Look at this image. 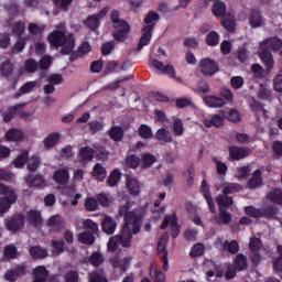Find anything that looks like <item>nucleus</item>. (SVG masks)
Returning <instances> with one entry per match:
<instances>
[{
  "label": "nucleus",
  "instance_id": "34",
  "mask_svg": "<svg viewBox=\"0 0 282 282\" xmlns=\"http://www.w3.org/2000/svg\"><path fill=\"white\" fill-rule=\"evenodd\" d=\"M205 127L210 129V127H221L224 124V118L221 116L215 115L212 120L205 119L204 120Z\"/></svg>",
  "mask_w": 282,
  "mask_h": 282
},
{
  "label": "nucleus",
  "instance_id": "63",
  "mask_svg": "<svg viewBox=\"0 0 282 282\" xmlns=\"http://www.w3.org/2000/svg\"><path fill=\"white\" fill-rule=\"evenodd\" d=\"M89 282H107V279L105 278V274L102 272H94L89 274Z\"/></svg>",
  "mask_w": 282,
  "mask_h": 282
},
{
  "label": "nucleus",
  "instance_id": "32",
  "mask_svg": "<svg viewBox=\"0 0 282 282\" xmlns=\"http://www.w3.org/2000/svg\"><path fill=\"white\" fill-rule=\"evenodd\" d=\"M66 195L69 197L70 206H78V199L83 198V194L76 193L75 187L68 188Z\"/></svg>",
  "mask_w": 282,
  "mask_h": 282
},
{
  "label": "nucleus",
  "instance_id": "39",
  "mask_svg": "<svg viewBox=\"0 0 282 282\" xmlns=\"http://www.w3.org/2000/svg\"><path fill=\"white\" fill-rule=\"evenodd\" d=\"M30 254L33 259H45L47 257V250L41 247H33L30 249Z\"/></svg>",
  "mask_w": 282,
  "mask_h": 282
},
{
  "label": "nucleus",
  "instance_id": "5",
  "mask_svg": "<svg viewBox=\"0 0 282 282\" xmlns=\"http://www.w3.org/2000/svg\"><path fill=\"white\" fill-rule=\"evenodd\" d=\"M160 20V15L151 11L148 13V15L144 19L145 25L141 30V39L139 42V50H142L144 46L149 45L151 43V32H153V25H155V21Z\"/></svg>",
  "mask_w": 282,
  "mask_h": 282
},
{
  "label": "nucleus",
  "instance_id": "30",
  "mask_svg": "<svg viewBox=\"0 0 282 282\" xmlns=\"http://www.w3.org/2000/svg\"><path fill=\"white\" fill-rule=\"evenodd\" d=\"M250 28H261L263 25V18L259 11H252L249 18Z\"/></svg>",
  "mask_w": 282,
  "mask_h": 282
},
{
  "label": "nucleus",
  "instance_id": "28",
  "mask_svg": "<svg viewBox=\"0 0 282 282\" xmlns=\"http://www.w3.org/2000/svg\"><path fill=\"white\" fill-rule=\"evenodd\" d=\"M33 282H45L47 281V269L45 267H37L33 271Z\"/></svg>",
  "mask_w": 282,
  "mask_h": 282
},
{
  "label": "nucleus",
  "instance_id": "29",
  "mask_svg": "<svg viewBox=\"0 0 282 282\" xmlns=\"http://www.w3.org/2000/svg\"><path fill=\"white\" fill-rule=\"evenodd\" d=\"M6 140L9 142H19L23 140V131L19 129H11L6 133Z\"/></svg>",
  "mask_w": 282,
  "mask_h": 282
},
{
  "label": "nucleus",
  "instance_id": "52",
  "mask_svg": "<svg viewBox=\"0 0 282 282\" xmlns=\"http://www.w3.org/2000/svg\"><path fill=\"white\" fill-rule=\"evenodd\" d=\"M105 262V257L100 252H94L90 256V263L95 265V268H98V265H102Z\"/></svg>",
  "mask_w": 282,
  "mask_h": 282
},
{
  "label": "nucleus",
  "instance_id": "36",
  "mask_svg": "<svg viewBox=\"0 0 282 282\" xmlns=\"http://www.w3.org/2000/svg\"><path fill=\"white\" fill-rule=\"evenodd\" d=\"M221 25L227 30L228 32H235V15H226L221 20Z\"/></svg>",
  "mask_w": 282,
  "mask_h": 282
},
{
  "label": "nucleus",
  "instance_id": "41",
  "mask_svg": "<svg viewBox=\"0 0 282 282\" xmlns=\"http://www.w3.org/2000/svg\"><path fill=\"white\" fill-rule=\"evenodd\" d=\"M150 276H152L155 282H164L166 279L163 272H158V267H155V264L151 265Z\"/></svg>",
  "mask_w": 282,
  "mask_h": 282
},
{
  "label": "nucleus",
  "instance_id": "13",
  "mask_svg": "<svg viewBox=\"0 0 282 282\" xmlns=\"http://www.w3.org/2000/svg\"><path fill=\"white\" fill-rule=\"evenodd\" d=\"M200 72L205 76H213V74H217L219 72V67L215 61L205 58L199 63Z\"/></svg>",
  "mask_w": 282,
  "mask_h": 282
},
{
  "label": "nucleus",
  "instance_id": "9",
  "mask_svg": "<svg viewBox=\"0 0 282 282\" xmlns=\"http://www.w3.org/2000/svg\"><path fill=\"white\" fill-rule=\"evenodd\" d=\"M150 65L151 67L158 69V72H160L161 74H166L167 76H170V78H175L177 83H182V78L175 77V69H173V66H164V64L158 59H150Z\"/></svg>",
  "mask_w": 282,
  "mask_h": 282
},
{
  "label": "nucleus",
  "instance_id": "51",
  "mask_svg": "<svg viewBox=\"0 0 282 282\" xmlns=\"http://www.w3.org/2000/svg\"><path fill=\"white\" fill-rule=\"evenodd\" d=\"M97 200L100 206H111V202H113V197L109 194H99L97 195Z\"/></svg>",
  "mask_w": 282,
  "mask_h": 282
},
{
  "label": "nucleus",
  "instance_id": "31",
  "mask_svg": "<svg viewBox=\"0 0 282 282\" xmlns=\"http://www.w3.org/2000/svg\"><path fill=\"white\" fill-rule=\"evenodd\" d=\"M93 177H95V180H97L98 182H102V180L107 177V170L102 165L97 163L93 170Z\"/></svg>",
  "mask_w": 282,
  "mask_h": 282
},
{
  "label": "nucleus",
  "instance_id": "26",
  "mask_svg": "<svg viewBox=\"0 0 282 282\" xmlns=\"http://www.w3.org/2000/svg\"><path fill=\"white\" fill-rule=\"evenodd\" d=\"M61 140V133H51L43 140V144L45 149H54L56 144H58V141Z\"/></svg>",
  "mask_w": 282,
  "mask_h": 282
},
{
  "label": "nucleus",
  "instance_id": "3",
  "mask_svg": "<svg viewBox=\"0 0 282 282\" xmlns=\"http://www.w3.org/2000/svg\"><path fill=\"white\" fill-rule=\"evenodd\" d=\"M281 47L282 41L278 37H271L260 43L259 56L262 63H264L268 72H272V67H274V58L272 57V53L270 52H279Z\"/></svg>",
  "mask_w": 282,
  "mask_h": 282
},
{
  "label": "nucleus",
  "instance_id": "4",
  "mask_svg": "<svg viewBox=\"0 0 282 282\" xmlns=\"http://www.w3.org/2000/svg\"><path fill=\"white\" fill-rule=\"evenodd\" d=\"M0 195H3V197H0V213L3 215L12 208L13 204H17L19 196L14 187L3 185V183H0Z\"/></svg>",
  "mask_w": 282,
  "mask_h": 282
},
{
  "label": "nucleus",
  "instance_id": "53",
  "mask_svg": "<svg viewBox=\"0 0 282 282\" xmlns=\"http://www.w3.org/2000/svg\"><path fill=\"white\" fill-rule=\"evenodd\" d=\"M225 118H228L231 122H239L241 120V115L239 111L231 109L224 112Z\"/></svg>",
  "mask_w": 282,
  "mask_h": 282
},
{
  "label": "nucleus",
  "instance_id": "25",
  "mask_svg": "<svg viewBox=\"0 0 282 282\" xmlns=\"http://www.w3.org/2000/svg\"><path fill=\"white\" fill-rule=\"evenodd\" d=\"M263 184V178H261V170H256L252 177L249 180L248 188H259Z\"/></svg>",
  "mask_w": 282,
  "mask_h": 282
},
{
  "label": "nucleus",
  "instance_id": "37",
  "mask_svg": "<svg viewBox=\"0 0 282 282\" xmlns=\"http://www.w3.org/2000/svg\"><path fill=\"white\" fill-rule=\"evenodd\" d=\"M241 191V185L237 183H225L223 187V193L225 195H230L232 193H239Z\"/></svg>",
  "mask_w": 282,
  "mask_h": 282
},
{
  "label": "nucleus",
  "instance_id": "22",
  "mask_svg": "<svg viewBox=\"0 0 282 282\" xmlns=\"http://www.w3.org/2000/svg\"><path fill=\"white\" fill-rule=\"evenodd\" d=\"M126 184L130 195H140V182L137 178L127 176Z\"/></svg>",
  "mask_w": 282,
  "mask_h": 282
},
{
  "label": "nucleus",
  "instance_id": "48",
  "mask_svg": "<svg viewBox=\"0 0 282 282\" xmlns=\"http://www.w3.org/2000/svg\"><path fill=\"white\" fill-rule=\"evenodd\" d=\"M235 265L238 270H246L248 268V260L246 256L238 254L235 259Z\"/></svg>",
  "mask_w": 282,
  "mask_h": 282
},
{
  "label": "nucleus",
  "instance_id": "7",
  "mask_svg": "<svg viewBox=\"0 0 282 282\" xmlns=\"http://www.w3.org/2000/svg\"><path fill=\"white\" fill-rule=\"evenodd\" d=\"M216 202L219 206V217H216V223L217 224H225L228 225L230 221H232V216L230 213L226 212V206H232V197L230 196H218L216 198Z\"/></svg>",
  "mask_w": 282,
  "mask_h": 282
},
{
  "label": "nucleus",
  "instance_id": "20",
  "mask_svg": "<svg viewBox=\"0 0 282 282\" xmlns=\"http://www.w3.org/2000/svg\"><path fill=\"white\" fill-rule=\"evenodd\" d=\"M207 3H210V1H214V4L212 7L213 14L215 17H224L226 14V3L221 0H206Z\"/></svg>",
  "mask_w": 282,
  "mask_h": 282
},
{
  "label": "nucleus",
  "instance_id": "11",
  "mask_svg": "<svg viewBox=\"0 0 282 282\" xmlns=\"http://www.w3.org/2000/svg\"><path fill=\"white\" fill-rule=\"evenodd\" d=\"M17 113L20 116V118H24L25 120L32 116V113L23 111V104H20L18 106L11 107L8 112H4L3 120L6 122H10V120H12Z\"/></svg>",
  "mask_w": 282,
  "mask_h": 282
},
{
  "label": "nucleus",
  "instance_id": "12",
  "mask_svg": "<svg viewBox=\"0 0 282 282\" xmlns=\"http://www.w3.org/2000/svg\"><path fill=\"white\" fill-rule=\"evenodd\" d=\"M131 259L132 258L130 256L124 258H121L119 256H112L110 257V265H112L115 270H120V272H127V268H129Z\"/></svg>",
  "mask_w": 282,
  "mask_h": 282
},
{
  "label": "nucleus",
  "instance_id": "15",
  "mask_svg": "<svg viewBox=\"0 0 282 282\" xmlns=\"http://www.w3.org/2000/svg\"><path fill=\"white\" fill-rule=\"evenodd\" d=\"M216 246L217 248H219L220 250H223V252H230V254H237V252H239V242L237 241H224L221 239H218L216 241Z\"/></svg>",
  "mask_w": 282,
  "mask_h": 282
},
{
  "label": "nucleus",
  "instance_id": "56",
  "mask_svg": "<svg viewBox=\"0 0 282 282\" xmlns=\"http://www.w3.org/2000/svg\"><path fill=\"white\" fill-rule=\"evenodd\" d=\"M109 133H110V138L116 142H119V140H122V135H123L122 128L112 127Z\"/></svg>",
  "mask_w": 282,
  "mask_h": 282
},
{
  "label": "nucleus",
  "instance_id": "8",
  "mask_svg": "<svg viewBox=\"0 0 282 282\" xmlns=\"http://www.w3.org/2000/svg\"><path fill=\"white\" fill-rule=\"evenodd\" d=\"M166 243H169V234L163 235L158 241V252L161 256L164 272L169 270V251H166Z\"/></svg>",
  "mask_w": 282,
  "mask_h": 282
},
{
  "label": "nucleus",
  "instance_id": "44",
  "mask_svg": "<svg viewBox=\"0 0 282 282\" xmlns=\"http://www.w3.org/2000/svg\"><path fill=\"white\" fill-rule=\"evenodd\" d=\"M251 107H252V111L256 113L258 120L260 118H265L267 111L261 104L253 101Z\"/></svg>",
  "mask_w": 282,
  "mask_h": 282
},
{
  "label": "nucleus",
  "instance_id": "62",
  "mask_svg": "<svg viewBox=\"0 0 282 282\" xmlns=\"http://www.w3.org/2000/svg\"><path fill=\"white\" fill-rule=\"evenodd\" d=\"M12 32L15 36H21V34L25 32V23L17 22L15 24H13Z\"/></svg>",
  "mask_w": 282,
  "mask_h": 282
},
{
  "label": "nucleus",
  "instance_id": "10",
  "mask_svg": "<svg viewBox=\"0 0 282 282\" xmlns=\"http://www.w3.org/2000/svg\"><path fill=\"white\" fill-rule=\"evenodd\" d=\"M170 228L171 236L175 239L180 235V225H177V216H165L163 224L161 225V230Z\"/></svg>",
  "mask_w": 282,
  "mask_h": 282
},
{
  "label": "nucleus",
  "instance_id": "18",
  "mask_svg": "<svg viewBox=\"0 0 282 282\" xmlns=\"http://www.w3.org/2000/svg\"><path fill=\"white\" fill-rule=\"evenodd\" d=\"M53 180L56 184H67L69 182V171L67 167L59 169L54 172Z\"/></svg>",
  "mask_w": 282,
  "mask_h": 282
},
{
  "label": "nucleus",
  "instance_id": "59",
  "mask_svg": "<svg viewBox=\"0 0 282 282\" xmlns=\"http://www.w3.org/2000/svg\"><path fill=\"white\" fill-rule=\"evenodd\" d=\"M44 30H45V25L43 24H36V23L29 24L30 34H42Z\"/></svg>",
  "mask_w": 282,
  "mask_h": 282
},
{
  "label": "nucleus",
  "instance_id": "47",
  "mask_svg": "<svg viewBox=\"0 0 282 282\" xmlns=\"http://www.w3.org/2000/svg\"><path fill=\"white\" fill-rule=\"evenodd\" d=\"M206 43L212 47H215V45H219V34L215 31H212L206 36Z\"/></svg>",
  "mask_w": 282,
  "mask_h": 282
},
{
  "label": "nucleus",
  "instance_id": "40",
  "mask_svg": "<svg viewBox=\"0 0 282 282\" xmlns=\"http://www.w3.org/2000/svg\"><path fill=\"white\" fill-rule=\"evenodd\" d=\"M78 239L82 243H86L87 246H91V243H94V241H96L94 234H91L89 231L79 234Z\"/></svg>",
  "mask_w": 282,
  "mask_h": 282
},
{
  "label": "nucleus",
  "instance_id": "61",
  "mask_svg": "<svg viewBox=\"0 0 282 282\" xmlns=\"http://www.w3.org/2000/svg\"><path fill=\"white\" fill-rule=\"evenodd\" d=\"M204 245L202 243H196L193 246L192 250H191V257H202V254H204Z\"/></svg>",
  "mask_w": 282,
  "mask_h": 282
},
{
  "label": "nucleus",
  "instance_id": "35",
  "mask_svg": "<svg viewBox=\"0 0 282 282\" xmlns=\"http://www.w3.org/2000/svg\"><path fill=\"white\" fill-rule=\"evenodd\" d=\"M25 272V268L23 267H18L15 269V271H8L6 274H4V279L7 281H11V282H14L17 281V279H19V274H23Z\"/></svg>",
  "mask_w": 282,
  "mask_h": 282
},
{
  "label": "nucleus",
  "instance_id": "6",
  "mask_svg": "<svg viewBox=\"0 0 282 282\" xmlns=\"http://www.w3.org/2000/svg\"><path fill=\"white\" fill-rule=\"evenodd\" d=\"M110 19L113 28V39H116V41H124L127 33L130 32L129 23L120 19V12L117 10L110 13Z\"/></svg>",
  "mask_w": 282,
  "mask_h": 282
},
{
  "label": "nucleus",
  "instance_id": "42",
  "mask_svg": "<svg viewBox=\"0 0 282 282\" xmlns=\"http://www.w3.org/2000/svg\"><path fill=\"white\" fill-rule=\"evenodd\" d=\"M28 151H23L14 161L13 165L15 169H23L25 162H28Z\"/></svg>",
  "mask_w": 282,
  "mask_h": 282
},
{
  "label": "nucleus",
  "instance_id": "64",
  "mask_svg": "<svg viewBox=\"0 0 282 282\" xmlns=\"http://www.w3.org/2000/svg\"><path fill=\"white\" fill-rule=\"evenodd\" d=\"M278 251H279V254L281 256V258H278L275 261H274V264H273V270H275V272H282V247H278Z\"/></svg>",
  "mask_w": 282,
  "mask_h": 282
},
{
  "label": "nucleus",
  "instance_id": "50",
  "mask_svg": "<svg viewBox=\"0 0 282 282\" xmlns=\"http://www.w3.org/2000/svg\"><path fill=\"white\" fill-rule=\"evenodd\" d=\"M79 155H80L82 160H86V161L90 162V160H94V150L89 147L83 148L79 151Z\"/></svg>",
  "mask_w": 282,
  "mask_h": 282
},
{
  "label": "nucleus",
  "instance_id": "58",
  "mask_svg": "<svg viewBox=\"0 0 282 282\" xmlns=\"http://www.w3.org/2000/svg\"><path fill=\"white\" fill-rule=\"evenodd\" d=\"M28 219H29L30 224L39 225V224H41V213H39L36 210H31L28 213Z\"/></svg>",
  "mask_w": 282,
  "mask_h": 282
},
{
  "label": "nucleus",
  "instance_id": "46",
  "mask_svg": "<svg viewBox=\"0 0 282 282\" xmlns=\"http://www.w3.org/2000/svg\"><path fill=\"white\" fill-rule=\"evenodd\" d=\"M139 135L145 140H149V138H153V130H151V127L147 124H141L139 128Z\"/></svg>",
  "mask_w": 282,
  "mask_h": 282
},
{
  "label": "nucleus",
  "instance_id": "49",
  "mask_svg": "<svg viewBox=\"0 0 282 282\" xmlns=\"http://www.w3.org/2000/svg\"><path fill=\"white\" fill-rule=\"evenodd\" d=\"M268 199L274 204H282V192L281 189H273L268 194Z\"/></svg>",
  "mask_w": 282,
  "mask_h": 282
},
{
  "label": "nucleus",
  "instance_id": "45",
  "mask_svg": "<svg viewBox=\"0 0 282 282\" xmlns=\"http://www.w3.org/2000/svg\"><path fill=\"white\" fill-rule=\"evenodd\" d=\"M120 177H122V173H120V170H113L108 177V185L116 186L118 182H120Z\"/></svg>",
  "mask_w": 282,
  "mask_h": 282
},
{
  "label": "nucleus",
  "instance_id": "57",
  "mask_svg": "<svg viewBox=\"0 0 282 282\" xmlns=\"http://www.w3.org/2000/svg\"><path fill=\"white\" fill-rule=\"evenodd\" d=\"M61 224H63V218L61 217V215H54L47 221V225L51 228H61Z\"/></svg>",
  "mask_w": 282,
  "mask_h": 282
},
{
  "label": "nucleus",
  "instance_id": "14",
  "mask_svg": "<svg viewBox=\"0 0 282 282\" xmlns=\"http://www.w3.org/2000/svg\"><path fill=\"white\" fill-rule=\"evenodd\" d=\"M107 12H109V7H105L98 14H94L87 18L86 25L90 30H96L98 25H100V20L107 17Z\"/></svg>",
  "mask_w": 282,
  "mask_h": 282
},
{
  "label": "nucleus",
  "instance_id": "60",
  "mask_svg": "<svg viewBox=\"0 0 282 282\" xmlns=\"http://www.w3.org/2000/svg\"><path fill=\"white\" fill-rule=\"evenodd\" d=\"M154 162H155V156H153V154H143L142 155V166L144 169H149V166H153Z\"/></svg>",
  "mask_w": 282,
  "mask_h": 282
},
{
  "label": "nucleus",
  "instance_id": "23",
  "mask_svg": "<svg viewBox=\"0 0 282 282\" xmlns=\"http://www.w3.org/2000/svg\"><path fill=\"white\" fill-rule=\"evenodd\" d=\"M116 220L111 216H105L102 220V230L107 235H113L116 232Z\"/></svg>",
  "mask_w": 282,
  "mask_h": 282
},
{
  "label": "nucleus",
  "instance_id": "38",
  "mask_svg": "<svg viewBox=\"0 0 282 282\" xmlns=\"http://www.w3.org/2000/svg\"><path fill=\"white\" fill-rule=\"evenodd\" d=\"M25 184L28 186H45V180H43V176H35L32 178V175H29L25 180Z\"/></svg>",
  "mask_w": 282,
  "mask_h": 282
},
{
  "label": "nucleus",
  "instance_id": "54",
  "mask_svg": "<svg viewBox=\"0 0 282 282\" xmlns=\"http://www.w3.org/2000/svg\"><path fill=\"white\" fill-rule=\"evenodd\" d=\"M173 131L175 135H184V123L182 119L176 118L173 123Z\"/></svg>",
  "mask_w": 282,
  "mask_h": 282
},
{
  "label": "nucleus",
  "instance_id": "17",
  "mask_svg": "<svg viewBox=\"0 0 282 282\" xmlns=\"http://www.w3.org/2000/svg\"><path fill=\"white\" fill-rule=\"evenodd\" d=\"M229 154L232 160H243L250 155V150L247 148L231 147L229 148Z\"/></svg>",
  "mask_w": 282,
  "mask_h": 282
},
{
  "label": "nucleus",
  "instance_id": "1",
  "mask_svg": "<svg viewBox=\"0 0 282 282\" xmlns=\"http://www.w3.org/2000/svg\"><path fill=\"white\" fill-rule=\"evenodd\" d=\"M119 215L124 217V225L121 228L120 235L111 237L108 241L109 252H116L122 246L129 248L131 246V239L133 235L140 232L142 220L135 212H129V203L119 207Z\"/></svg>",
  "mask_w": 282,
  "mask_h": 282
},
{
  "label": "nucleus",
  "instance_id": "24",
  "mask_svg": "<svg viewBox=\"0 0 282 282\" xmlns=\"http://www.w3.org/2000/svg\"><path fill=\"white\" fill-rule=\"evenodd\" d=\"M203 100L207 107H212L215 109L219 107H224V105H226V101H224L221 98L216 96H207V97H204Z\"/></svg>",
  "mask_w": 282,
  "mask_h": 282
},
{
  "label": "nucleus",
  "instance_id": "55",
  "mask_svg": "<svg viewBox=\"0 0 282 282\" xmlns=\"http://www.w3.org/2000/svg\"><path fill=\"white\" fill-rule=\"evenodd\" d=\"M83 228L85 230H90L89 232H91V234L98 232V224L94 223V220H91V219L84 220Z\"/></svg>",
  "mask_w": 282,
  "mask_h": 282
},
{
  "label": "nucleus",
  "instance_id": "21",
  "mask_svg": "<svg viewBox=\"0 0 282 282\" xmlns=\"http://www.w3.org/2000/svg\"><path fill=\"white\" fill-rule=\"evenodd\" d=\"M7 228L11 232H17L23 228V215H18L7 223Z\"/></svg>",
  "mask_w": 282,
  "mask_h": 282
},
{
  "label": "nucleus",
  "instance_id": "43",
  "mask_svg": "<svg viewBox=\"0 0 282 282\" xmlns=\"http://www.w3.org/2000/svg\"><path fill=\"white\" fill-rule=\"evenodd\" d=\"M41 164V159H39V156H31L28 160L26 163V169L28 171H30L31 173H34V171H36L39 169V165Z\"/></svg>",
  "mask_w": 282,
  "mask_h": 282
},
{
  "label": "nucleus",
  "instance_id": "2",
  "mask_svg": "<svg viewBox=\"0 0 282 282\" xmlns=\"http://www.w3.org/2000/svg\"><path fill=\"white\" fill-rule=\"evenodd\" d=\"M47 41L52 47H61L63 54H72L74 47H76V40L74 35L67 34L65 29H57L53 31L48 36Z\"/></svg>",
  "mask_w": 282,
  "mask_h": 282
},
{
  "label": "nucleus",
  "instance_id": "33",
  "mask_svg": "<svg viewBox=\"0 0 282 282\" xmlns=\"http://www.w3.org/2000/svg\"><path fill=\"white\" fill-rule=\"evenodd\" d=\"M84 208L85 210H88V213H94L95 210H98V200L91 196L86 197Z\"/></svg>",
  "mask_w": 282,
  "mask_h": 282
},
{
  "label": "nucleus",
  "instance_id": "27",
  "mask_svg": "<svg viewBox=\"0 0 282 282\" xmlns=\"http://www.w3.org/2000/svg\"><path fill=\"white\" fill-rule=\"evenodd\" d=\"M155 138L160 142H164L165 144L173 142V137L171 135V132L164 128H161L156 131Z\"/></svg>",
  "mask_w": 282,
  "mask_h": 282
},
{
  "label": "nucleus",
  "instance_id": "16",
  "mask_svg": "<svg viewBox=\"0 0 282 282\" xmlns=\"http://www.w3.org/2000/svg\"><path fill=\"white\" fill-rule=\"evenodd\" d=\"M249 247L250 250H252V261H254V263H259V261H261V256L258 252L261 250V240L258 238H251Z\"/></svg>",
  "mask_w": 282,
  "mask_h": 282
},
{
  "label": "nucleus",
  "instance_id": "19",
  "mask_svg": "<svg viewBox=\"0 0 282 282\" xmlns=\"http://www.w3.org/2000/svg\"><path fill=\"white\" fill-rule=\"evenodd\" d=\"M202 194L209 206L210 213H217V208L215 207V202L213 200V197L208 192V184H206V180L202 182Z\"/></svg>",
  "mask_w": 282,
  "mask_h": 282
}]
</instances>
